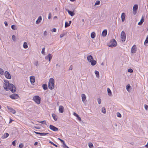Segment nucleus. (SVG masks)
<instances>
[{"label":"nucleus","mask_w":148,"mask_h":148,"mask_svg":"<svg viewBox=\"0 0 148 148\" xmlns=\"http://www.w3.org/2000/svg\"><path fill=\"white\" fill-rule=\"evenodd\" d=\"M5 83L3 85V87L5 89L6 91L10 90L12 92H15L16 91V88L15 86L13 84H10L9 81L7 80H4Z\"/></svg>","instance_id":"obj_1"},{"label":"nucleus","mask_w":148,"mask_h":148,"mask_svg":"<svg viewBox=\"0 0 148 148\" xmlns=\"http://www.w3.org/2000/svg\"><path fill=\"white\" fill-rule=\"evenodd\" d=\"M54 80L53 78L50 79L48 82V87L49 89L52 90L54 88Z\"/></svg>","instance_id":"obj_2"},{"label":"nucleus","mask_w":148,"mask_h":148,"mask_svg":"<svg viewBox=\"0 0 148 148\" xmlns=\"http://www.w3.org/2000/svg\"><path fill=\"white\" fill-rule=\"evenodd\" d=\"M33 100L37 104H39L40 103L41 98L38 96H34Z\"/></svg>","instance_id":"obj_3"},{"label":"nucleus","mask_w":148,"mask_h":148,"mask_svg":"<svg viewBox=\"0 0 148 148\" xmlns=\"http://www.w3.org/2000/svg\"><path fill=\"white\" fill-rule=\"evenodd\" d=\"M116 41L114 39H113L110 41L109 47H115L116 45Z\"/></svg>","instance_id":"obj_4"},{"label":"nucleus","mask_w":148,"mask_h":148,"mask_svg":"<svg viewBox=\"0 0 148 148\" xmlns=\"http://www.w3.org/2000/svg\"><path fill=\"white\" fill-rule=\"evenodd\" d=\"M121 38L123 42H124L126 39L125 33L123 31H122L121 34Z\"/></svg>","instance_id":"obj_5"},{"label":"nucleus","mask_w":148,"mask_h":148,"mask_svg":"<svg viewBox=\"0 0 148 148\" xmlns=\"http://www.w3.org/2000/svg\"><path fill=\"white\" fill-rule=\"evenodd\" d=\"M10 97L12 99H15L18 98L19 96L18 94H13L12 95H10Z\"/></svg>","instance_id":"obj_6"},{"label":"nucleus","mask_w":148,"mask_h":148,"mask_svg":"<svg viewBox=\"0 0 148 148\" xmlns=\"http://www.w3.org/2000/svg\"><path fill=\"white\" fill-rule=\"evenodd\" d=\"M49 128L51 130L55 132L57 131L58 130V128L52 125H50Z\"/></svg>","instance_id":"obj_7"},{"label":"nucleus","mask_w":148,"mask_h":148,"mask_svg":"<svg viewBox=\"0 0 148 148\" xmlns=\"http://www.w3.org/2000/svg\"><path fill=\"white\" fill-rule=\"evenodd\" d=\"M4 75L5 77L8 79H10L11 78L10 74L7 71H5Z\"/></svg>","instance_id":"obj_8"},{"label":"nucleus","mask_w":148,"mask_h":148,"mask_svg":"<svg viewBox=\"0 0 148 148\" xmlns=\"http://www.w3.org/2000/svg\"><path fill=\"white\" fill-rule=\"evenodd\" d=\"M30 82L32 85H34V83L35 82V78L34 76H30Z\"/></svg>","instance_id":"obj_9"},{"label":"nucleus","mask_w":148,"mask_h":148,"mask_svg":"<svg viewBox=\"0 0 148 148\" xmlns=\"http://www.w3.org/2000/svg\"><path fill=\"white\" fill-rule=\"evenodd\" d=\"M138 8V5H134L133 7V14H135Z\"/></svg>","instance_id":"obj_10"},{"label":"nucleus","mask_w":148,"mask_h":148,"mask_svg":"<svg viewBox=\"0 0 148 148\" xmlns=\"http://www.w3.org/2000/svg\"><path fill=\"white\" fill-rule=\"evenodd\" d=\"M7 108L8 109L10 112H12L13 114L16 113V111L15 110L13 109L12 108H10L9 106H7Z\"/></svg>","instance_id":"obj_11"},{"label":"nucleus","mask_w":148,"mask_h":148,"mask_svg":"<svg viewBox=\"0 0 148 148\" xmlns=\"http://www.w3.org/2000/svg\"><path fill=\"white\" fill-rule=\"evenodd\" d=\"M136 46L135 45H134L131 48V52L133 53H136Z\"/></svg>","instance_id":"obj_12"},{"label":"nucleus","mask_w":148,"mask_h":148,"mask_svg":"<svg viewBox=\"0 0 148 148\" xmlns=\"http://www.w3.org/2000/svg\"><path fill=\"white\" fill-rule=\"evenodd\" d=\"M81 96L82 98V101L83 102H86L85 100L86 99V96L84 94H82L81 95Z\"/></svg>","instance_id":"obj_13"},{"label":"nucleus","mask_w":148,"mask_h":148,"mask_svg":"<svg viewBox=\"0 0 148 148\" xmlns=\"http://www.w3.org/2000/svg\"><path fill=\"white\" fill-rule=\"evenodd\" d=\"M87 59L88 61L89 62H90L93 60L92 56L90 55L87 56Z\"/></svg>","instance_id":"obj_14"},{"label":"nucleus","mask_w":148,"mask_h":148,"mask_svg":"<svg viewBox=\"0 0 148 148\" xmlns=\"http://www.w3.org/2000/svg\"><path fill=\"white\" fill-rule=\"evenodd\" d=\"M52 58V56L51 54H49L47 56L45 57V59L46 60H49V61L50 62Z\"/></svg>","instance_id":"obj_15"},{"label":"nucleus","mask_w":148,"mask_h":148,"mask_svg":"<svg viewBox=\"0 0 148 148\" xmlns=\"http://www.w3.org/2000/svg\"><path fill=\"white\" fill-rule=\"evenodd\" d=\"M66 10L68 12L69 14L71 16H73L75 14L73 12L67 9H66Z\"/></svg>","instance_id":"obj_16"},{"label":"nucleus","mask_w":148,"mask_h":148,"mask_svg":"<svg viewBox=\"0 0 148 148\" xmlns=\"http://www.w3.org/2000/svg\"><path fill=\"white\" fill-rule=\"evenodd\" d=\"M64 110V108L62 106H59V112L61 113H63V112Z\"/></svg>","instance_id":"obj_17"},{"label":"nucleus","mask_w":148,"mask_h":148,"mask_svg":"<svg viewBox=\"0 0 148 148\" xmlns=\"http://www.w3.org/2000/svg\"><path fill=\"white\" fill-rule=\"evenodd\" d=\"M125 13H123L122 14L121 17L122 22H123L125 21Z\"/></svg>","instance_id":"obj_18"},{"label":"nucleus","mask_w":148,"mask_h":148,"mask_svg":"<svg viewBox=\"0 0 148 148\" xmlns=\"http://www.w3.org/2000/svg\"><path fill=\"white\" fill-rule=\"evenodd\" d=\"M42 20V17L41 16H39L38 19L36 21V24H39Z\"/></svg>","instance_id":"obj_19"},{"label":"nucleus","mask_w":148,"mask_h":148,"mask_svg":"<svg viewBox=\"0 0 148 148\" xmlns=\"http://www.w3.org/2000/svg\"><path fill=\"white\" fill-rule=\"evenodd\" d=\"M144 18L143 16H142L140 22H138V24L139 25H141L144 22Z\"/></svg>","instance_id":"obj_20"},{"label":"nucleus","mask_w":148,"mask_h":148,"mask_svg":"<svg viewBox=\"0 0 148 148\" xmlns=\"http://www.w3.org/2000/svg\"><path fill=\"white\" fill-rule=\"evenodd\" d=\"M107 34V30L106 29H105L103 30L102 33V35L103 36H105Z\"/></svg>","instance_id":"obj_21"},{"label":"nucleus","mask_w":148,"mask_h":148,"mask_svg":"<svg viewBox=\"0 0 148 148\" xmlns=\"http://www.w3.org/2000/svg\"><path fill=\"white\" fill-rule=\"evenodd\" d=\"M107 90L108 95L110 96H111L112 95V94L109 88H108Z\"/></svg>","instance_id":"obj_22"},{"label":"nucleus","mask_w":148,"mask_h":148,"mask_svg":"<svg viewBox=\"0 0 148 148\" xmlns=\"http://www.w3.org/2000/svg\"><path fill=\"white\" fill-rule=\"evenodd\" d=\"M52 116L55 121H56L57 120V116L55 114H52Z\"/></svg>","instance_id":"obj_23"},{"label":"nucleus","mask_w":148,"mask_h":148,"mask_svg":"<svg viewBox=\"0 0 148 148\" xmlns=\"http://www.w3.org/2000/svg\"><path fill=\"white\" fill-rule=\"evenodd\" d=\"M90 62H91V64L92 66H94L96 64V62L95 60H93Z\"/></svg>","instance_id":"obj_24"},{"label":"nucleus","mask_w":148,"mask_h":148,"mask_svg":"<svg viewBox=\"0 0 148 148\" xmlns=\"http://www.w3.org/2000/svg\"><path fill=\"white\" fill-rule=\"evenodd\" d=\"M9 135L8 133H5L4 134L3 136V138H5L8 136Z\"/></svg>","instance_id":"obj_25"},{"label":"nucleus","mask_w":148,"mask_h":148,"mask_svg":"<svg viewBox=\"0 0 148 148\" xmlns=\"http://www.w3.org/2000/svg\"><path fill=\"white\" fill-rule=\"evenodd\" d=\"M95 36V32H92L91 34V37L92 38H94Z\"/></svg>","instance_id":"obj_26"},{"label":"nucleus","mask_w":148,"mask_h":148,"mask_svg":"<svg viewBox=\"0 0 148 148\" xmlns=\"http://www.w3.org/2000/svg\"><path fill=\"white\" fill-rule=\"evenodd\" d=\"M28 45L27 43L26 42H25L24 43L23 45V47L25 49H27L28 47Z\"/></svg>","instance_id":"obj_27"},{"label":"nucleus","mask_w":148,"mask_h":148,"mask_svg":"<svg viewBox=\"0 0 148 148\" xmlns=\"http://www.w3.org/2000/svg\"><path fill=\"white\" fill-rule=\"evenodd\" d=\"M42 87L44 90H46L47 89V86L46 84H43L42 85Z\"/></svg>","instance_id":"obj_28"},{"label":"nucleus","mask_w":148,"mask_h":148,"mask_svg":"<svg viewBox=\"0 0 148 148\" xmlns=\"http://www.w3.org/2000/svg\"><path fill=\"white\" fill-rule=\"evenodd\" d=\"M101 112L104 114L106 113V108L104 107H103L102 108Z\"/></svg>","instance_id":"obj_29"},{"label":"nucleus","mask_w":148,"mask_h":148,"mask_svg":"<svg viewBox=\"0 0 148 148\" xmlns=\"http://www.w3.org/2000/svg\"><path fill=\"white\" fill-rule=\"evenodd\" d=\"M11 27L12 29L14 30H15L17 29L15 25H12Z\"/></svg>","instance_id":"obj_30"},{"label":"nucleus","mask_w":148,"mask_h":148,"mask_svg":"<svg viewBox=\"0 0 148 148\" xmlns=\"http://www.w3.org/2000/svg\"><path fill=\"white\" fill-rule=\"evenodd\" d=\"M95 73L97 77H99V72L98 71H95Z\"/></svg>","instance_id":"obj_31"},{"label":"nucleus","mask_w":148,"mask_h":148,"mask_svg":"<svg viewBox=\"0 0 148 148\" xmlns=\"http://www.w3.org/2000/svg\"><path fill=\"white\" fill-rule=\"evenodd\" d=\"M48 133H40V135L41 136H44L48 134Z\"/></svg>","instance_id":"obj_32"},{"label":"nucleus","mask_w":148,"mask_h":148,"mask_svg":"<svg viewBox=\"0 0 148 148\" xmlns=\"http://www.w3.org/2000/svg\"><path fill=\"white\" fill-rule=\"evenodd\" d=\"M88 146L90 148H92L93 147V144L91 143H89Z\"/></svg>","instance_id":"obj_33"},{"label":"nucleus","mask_w":148,"mask_h":148,"mask_svg":"<svg viewBox=\"0 0 148 148\" xmlns=\"http://www.w3.org/2000/svg\"><path fill=\"white\" fill-rule=\"evenodd\" d=\"M70 25V24H69L67 22H66L65 23V27H66Z\"/></svg>","instance_id":"obj_34"},{"label":"nucleus","mask_w":148,"mask_h":148,"mask_svg":"<svg viewBox=\"0 0 148 148\" xmlns=\"http://www.w3.org/2000/svg\"><path fill=\"white\" fill-rule=\"evenodd\" d=\"M130 86L129 84H128L126 86V88L128 91H129V90L130 88Z\"/></svg>","instance_id":"obj_35"},{"label":"nucleus","mask_w":148,"mask_h":148,"mask_svg":"<svg viewBox=\"0 0 148 148\" xmlns=\"http://www.w3.org/2000/svg\"><path fill=\"white\" fill-rule=\"evenodd\" d=\"M4 73V71L3 69L1 68H0V74L1 75H3Z\"/></svg>","instance_id":"obj_36"},{"label":"nucleus","mask_w":148,"mask_h":148,"mask_svg":"<svg viewBox=\"0 0 148 148\" xmlns=\"http://www.w3.org/2000/svg\"><path fill=\"white\" fill-rule=\"evenodd\" d=\"M39 122L42 124H45L46 125V121L45 120L43 121H42Z\"/></svg>","instance_id":"obj_37"},{"label":"nucleus","mask_w":148,"mask_h":148,"mask_svg":"<svg viewBox=\"0 0 148 148\" xmlns=\"http://www.w3.org/2000/svg\"><path fill=\"white\" fill-rule=\"evenodd\" d=\"M116 115L118 117H121V114L119 112L117 113Z\"/></svg>","instance_id":"obj_38"},{"label":"nucleus","mask_w":148,"mask_h":148,"mask_svg":"<svg viewBox=\"0 0 148 148\" xmlns=\"http://www.w3.org/2000/svg\"><path fill=\"white\" fill-rule=\"evenodd\" d=\"M100 1H97L95 2V5H99L100 3Z\"/></svg>","instance_id":"obj_39"},{"label":"nucleus","mask_w":148,"mask_h":148,"mask_svg":"<svg viewBox=\"0 0 148 148\" xmlns=\"http://www.w3.org/2000/svg\"><path fill=\"white\" fill-rule=\"evenodd\" d=\"M45 47L43 48L42 49V51H41V53L42 54L45 55Z\"/></svg>","instance_id":"obj_40"},{"label":"nucleus","mask_w":148,"mask_h":148,"mask_svg":"<svg viewBox=\"0 0 148 148\" xmlns=\"http://www.w3.org/2000/svg\"><path fill=\"white\" fill-rule=\"evenodd\" d=\"M12 39L13 41H15L16 40V36L14 35H13L12 36Z\"/></svg>","instance_id":"obj_41"},{"label":"nucleus","mask_w":148,"mask_h":148,"mask_svg":"<svg viewBox=\"0 0 148 148\" xmlns=\"http://www.w3.org/2000/svg\"><path fill=\"white\" fill-rule=\"evenodd\" d=\"M148 43V35L147 36L145 40L144 43Z\"/></svg>","instance_id":"obj_42"},{"label":"nucleus","mask_w":148,"mask_h":148,"mask_svg":"<svg viewBox=\"0 0 148 148\" xmlns=\"http://www.w3.org/2000/svg\"><path fill=\"white\" fill-rule=\"evenodd\" d=\"M133 70L131 69H128V72L130 73H132L133 72Z\"/></svg>","instance_id":"obj_43"},{"label":"nucleus","mask_w":148,"mask_h":148,"mask_svg":"<svg viewBox=\"0 0 148 148\" xmlns=\"http://www.w3.org/2000/svg\"><path fill=\"white\" fill-rule=\"evenodd\" d=\"M145 108L146 110H147L148 109V106L146 104H145L144 105Z\"/></svg>","instance_id":"obj_44"},{"label":"nucleus","mask_w":148,"mask_h":148,"mask_svg":"<svg viewBox=\"0 0 148 148\" xmlns=\"http://www.w3.org/2000/svg\"><path fill=\"white\" fill-rule=\"evenodd\" d=\"M19 147L21 148H23V144L22 143L20 144L19 145Z\"/></svg>","instance_id":"obj_45"},{"label":"nucleus","mask_w":148,"mask_h":148,"mask_svg":"<svg viewBox=\"0 0 148 148\" xmlns=\"http://www.w3.org/2000/svg\"><path fill=\"white\" fill-rule=\"evenodd\" d=\"M97 101H98V103L99 104H101V99H100V98L98 99H97Z\"/></svg>","instance_id":"obj_46"},{"label":"nucleus","mask_w":148,"mask_h":148,"mask_svg":"<svg viewBox=\"0 0 148 148\" xmlns=\"http://www.w3.org/2000/svg\"><path fill=\"white\" fill-rule=\"evenodd\" d=\"M34 64L36 66H38V61H36L35 62H34Z\"/></svg>","instance_id":"obj_47"},{"label":"nucleus","mask_w":148,"mask_h":148,"mask_svg":"<svg viewBox=\"0 0 148 148\" xmlns=\"http://www.w3.org/2000/svg\"><path fill=\"white\" fill-rule=\"evenodd\" d=\"M51 31L52 32H56V29L55 28H53L51 29Z\"/></svg>","instance_id":"obj_48"},{"label":"nucleus","mask_w":148,"mask_h":148,"mask_svg":"<svg viewBox=\"0 0 148 148\" xmlns=\"http://www.w3.org/2000/svg\"><path fill=\"white\" fill-rule=\"evenodd\" d=\"M47 35V32L46 31L44 32V36H46Z\"/></svg>","instance_id":"obj_49"},{"label":"nucleus","mask_w":148,"mask_h":148,"mask_svg":"<svg viewBox=\"0 0 148 148\" xmlns=\"http://www.w3.org/2000/svg\"><path fill=\"white\" fill-rule=\"evenodd\" d=\"M15 141H16V140H15L13 141L12 142V144L14 146L15 145V144H16Z\"/></svg>","instance_id":"obj_50"},{"label":"nucleus","mask_w":148,"mask_h":148,"mask_svg":"<svg viewBox=\"0 0 148 148\" xmlns=\"http://www.w3.org/2000/svg\"><path fill=\"white\" fill-rule=\"evenodd\" d=\"M51 13H49V16H48V19H50L51 18Z\"/></svg>","instance_id":"obj_51"},{"label":"nucleus","mask_w":148,"mask_h":148,"mask_svg":"<svg viewBox=\"0 0 148 148\" xmlns=\"http://www.w3.org/2000/svg\"><path fill=\"white\" fill-rule=\"evenodd\" d=\"M4 23L6 26H7L8 25V24L7 21H5L4 22Z\"/></svg>","instance_id":"obj_52"},{"label":"nucleus","mask_w":148,"mask_h":148,"mask_svg":"<svg viewBox=\"0 0 148 148\" xmlns=\"http://www.w3.org/2000/svg\"><path fill=\"white\" fill-rule=\"evenodd\" d=\"M72 69H73V66H72V65H71L70 66V67L69 69V70H72Z\"/></svg>","instance_id":"obj_53"},{"label":"nucleus","mask_w":148,"mask_h":148,"mask_svg":"<svg viewBox=\"0 0 148 148\" xmlns=\"http://www.w3.org/2000/svg\"><path fill=\"white\" fill-rule=\"evenodd\" d=\"M77 119L79 121H81V118L79 116L77 118Z\"/></svg>","instance_id":"obj_54"},{"label":"nucleus","mask_w":148,"mask_h":148,"mask_svg":"<svg viewBox=\"0 0 148 148\" xmlns=\"http://www.w3.org/2000/svg\"><path fill=\"white\" fill-rule=\"evenodd\" d=\"M64 34H61L60 35V38H62V37L63 36H64Z\"/></svg>","instance_id":"obj_55"},{"label":"nucleus","mask_w":148,"mask_h":148,"mask_svg":"<svg viewBox=\"0 0 148 148\" xmlns=\"http://www.w3.org/2000/svg\"><path fill=\"white\" fill-rule=\"evenodd\" d=\"M58 140H60L61 142H63V141H64V140H62V139H60V138H58Z\"/></svg>","instance_id":"obj_56"},{"label":"nucleus","mask_w":148,"mask_h":148,"mask_svg":"<svg viewBox=\"0 0 148 148\" xmlns=\"http://www.w3.org/2000/svg\"><path fill=\"white\" fill-rule=\"evenodd\" d=\"M35 133L36 134H39L40 135V132H35Z\"/></svg>","instance_id":"obj_57"},{"label":"nucleus","mask_w":148,"mask_h":148,"mask_svg":"<svg viewBox=\"0 0 148 148\" xmlns=\"http://www.w3.org/2000/svg\"><path fill=\"white\" fill-rule=\"evenodd\" d=\"M38 143L37 142H36L34 144V145H38Z\"/></svg>","instance_id":"obj_58"},{"label":"nucleus","mask_w":148,"mask_h":148,"mask_svg":"<svg viewBox=\"0 0 148 148\" xmlns=\"http://www.w3.org/2000/svg\"><path fill=\"white\" fill-rule=\"evenodd\" d=\"M64 147V148H69L66 145H65V146Z\"/></svg>","instance_id":"obj_59"},{"label":"nucleus","mask_w":148,"mask_h":148,"mask_svg":"<svg viewBox=\"0 0 148 148\" xmlns=\"http://www.w3.org/2000/svg\"><path fill=\"white\" fill-rule=\"evenodd\" d=\"M13 121V120H12L11 119H10L9 123H11Z\"/></svg>","instance_id":"obj_60"},{"label":"nucleus","mask_w":148,"mask_h":148,"mask_svg":"<svg viewBox=\"0 0 148 148\" xmlns=\"http://www.w3.org/2000/svg\"><path fill=\"white\" fill-rule=\"evenodd\" d=\"M49 143H50L51 144L53 145V142H52V141H50L49 142Z\"/></svg>","instance_id":"obj_61"},{"label":"nucleus","mask_w":148,"mask_h":148,"mask_svg":"<svg viewBox=\"0 0 148 148\" xmlns=\"http://www.w3.org/2000/svg\"><path fill=\"white\" fill-rule=\"evenodd\" d=\"M62 142L63 143V144L64 146H65V145H66L64 141L63 142Z\"/></svg>","instance_id":"obj_62"},{"label":"nucleus","mask_w":148,"mask_h":148,"mask_svg":"<svg viewBox=\"0 0 148 148\" xmlns=\"http://www.w3.org/2000/svg\"><path fill=\"white\" fill-rule=\"evenodd\" d=\"M53 145H54V146H55L56 147H58V146H57V145H56V144H54V143H53Z\"/></svg>","instance_id":"obj_63"},{"label":"nucleus","mask_w":148,"mask_h":148,"mask_svg":"<svg viewBox=\"0 0 148 148\" xmlns=\"http://www.w3.org/2000/svg\"><path fill=\"white\" fill-rule=\"evenodd\" d=\"M77 114L76 113H75V112H74L73 113V115H74V116H76V115Z\"/></svg>","instance_id":"obj_64"}]
</instances>
